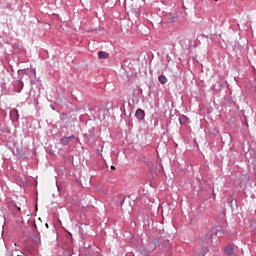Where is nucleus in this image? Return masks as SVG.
<instances>
[{
  "mask_svg": "<svg viewBox=\"0 0 256 256\" xmlns=\"http://www.w3.org/2000/svg\"><path fill=\"white\" fill-rule=\"evenodd\" d=\"M213 231L217 237H225V235H227V232H225V229L221 226H216L213 228Z\"/></svg>",
  "mask_w": 256,
  "mask_h": 256,
  "instance_id": "obj_4",
  "label": "nucleus"
},
{
  "mask_svg": "<svg viewBox=\"0 0 256 256\" xmlns=\"http://www.w3.org/2000/svg\"><path fill=\"white\" fill-rule=\"evenodd\" d=\"M12 51L14 55H23L25 53V48L23 47V42L16 41L12 44Z\"/></svg>",
  "mask_w": 256,
  "mask_h": 256,
  "instance_id": "obj_3",
  "label": "nucleus"
},
{
  "mask_svg": "<svg viewBox=\"0 0 256 256\" xmlns=\"http://www.w3.org/2000/svg\"><path fill=\"white\" fill-rule=\"evenodd\" d=\"M8 256H13V252H11L10 255H8Z\"/></svg>",
  "mask_w": 256,
  "mask_h": 256,
  "instance_id": "obj_22",
  "label": "nucleus"
},
{
  "mask_svg": "<svg viewBox=\"0 0 256 256\" xmlns=\"http://www.w3.org/2000/svg\"><path fill=\"white\" fill-rule=\"evenodd\" d=\"M85 145H92L95 143V127H91L88 133L83 135Z\"/></svg>",
  "mask_w": 256,
  "mask_h": 256,
  "instance_id": "obj_2",
  "label": "nucleus"
},
{
  "mask_svg": "<svg viewBox=\"0 0 256 256\" xmlns=\"http://www.w3.org/2000/svg\"><path fill=\"white\" fill-rule=\"evenodd\" d=\"M211 89L220 93V91H222V89H223V85H221V83L213 84L211 86Z\"/></svg>",
  "mask_w": 256,
  "mask_h": 256,
  "instance_id": "obj_10",
  "label": "nucleus"
},
{
  "mask_svg": "<svg viewBox=\"0 0 256 256\" xmlns=\"http://www.w3.org/2000/svg\"><path fill=\"white\" fill-rule=\"evenodd\" d=\"M98 59H109V53L103 51L98 52Z\"/></svg>",
  "mask_w": 256,
  "mask_h": 256,
  "instance_id": "obj_11",
  "label": "nucleus"
},
{
  "mask_svg": "<svg viewBox=\"0 0 256 256\" xmlns=\"http://www.w3.org/2000/svg\"><path fill=\"white\" fill-rule=\"evenodd\" d=\"M111 169H115V166H111Z\"/></svg>",
  "mask_w": 256,
  "mask_h": 256,
  "instance_id": "obj_23",
  "label": "nucleus"
},
{
  "mask_svg": "<svg viewBox=\"0 0 256 256\" xmlns=\"http://www.w3.org/2000/svg\"><path fill=\"white\" fill-rule=\"evenodd\" d=\"M137 121H143L145 119V110L138 108L135 112Z\"/></svg>",
  "mask_w": 256,
  "mask_h": 256,
  "instance_id": "obj_5",
  "label": "nucleus"
},
{
  "mask_svg": "<svg viewBox=\"0 0 256 256\" xmlns=\"http://www.w3.org/2000/svg\"><path fill=\"white\" fill-rule=\"evenodd\" d=\"M10 119L13 122L19 121V110L13 108L10 110Z\"/></svg>",
  "mask_w": 256,
  "mask_h": 256,
  "instance_id": "obj_6",
  "label": "nucleus"
},
{
  "mask_svg": "<svg viewBox=\"0 0 256 256\" xmlns=\"http://www.w3.org/2000/svg\"><path fill=\"white\" fill-rule=\"evenodd\" d=\"M89 249H91V246H88V251H89Z\"/></svg>",
  "mask_w": 256,
  "mask_h": 256,
  "instance_id": "obj_24",
  "label": "nucleus"
},
{
  "mask_svg": "<svg viewBox=\"0 0 256 256\" xmlns=\"http://www.w3.org/2000/svg\"><path fill=\"white\" fill-rule=\"evenodd\" d=\"M168 23H175V16H172L170 19H168Z\"/></svg>",
  "mask_w": 256,
  "mask_h": 256,
  "instance_id": "obj_14",
  "label": "nucleus"
},
{
  "mask_svg": "<svg viewBox=\"0 0 256 256\" xmlns=\"http://www.w3.org/2000/svg\"><path fill=\"white\" fill-rule=\"evenodd\" d=\"M135 13H136V17H139L141 15V10H137Z\"/></svg>",
  "mask_w": 256,
  "mask_h": 256,
  "instance_id": "obj_17",
  "label": "nucleus"
},
{
  "mask_svg": "<svg viewBox=\"0 0 256 256\" xmlns=\"http://www.w3.org/2000/svg\"><path fill=\"white\" fill-rule=\"evenodd\" d=\"M123 203H125V198H123L122 200H120V205H123Z\"/></svg>",
  "mask_w": 256,
  "mask_h": 256,
  "instance_id": "obj_19",
  "label": "nucleus"
},
{
  "mask_svg": "<svg viewBox=\"0 0 256 256\" xmlns=\"http://www.w3.org/2000/svg\"><path fill=\"white\" fill-rule=\"evenodd\" d=\"M254 157H255V159H256V150H255V152H254Z\"/></svg>",
  "mask_w": 256,
  "mask_h": 256,
  "instance_id": "obj_20",
  "label": "nucleus"
},
{
  "mask_svg": "<svg viewBox=\"0 0 256 256\" xmlns=\"http://www.w3.org/2000/svg\"><path fill=\"white\" fill-rule=\"evenodd\" d=\"M57 185V190L59 191V193H61V186H59V184H56Z\"/></svg>",
  "mask_w": 256,
  "mask_h": 256,
  "instance_id": "obj_18",
  "label": "nucleus"
},
{
  "mask_svg": "<svg viewBox=\"0 0 256 256\" xmlns=\"http://www.w3.org/2000/svg\"><path fill=\"white\" fill-rule=\"evenodd\" d=\"M60 143L61 145L65 146V145H69V140L67 138V136H64L60 139Z\"/></svg>",
  "mask_w": 256,
  "mask_h": 256,
  "instance_id": "obj_13",
  "label": "nucleus"
},
{
  "mask_svg": "<svg viewBox=\"0 0 256 256\" xmlns=\"http://www.w3.org/2000/svg\"><path fill=\"white\" fill-rule=\"evenodd\" d=\"M21 73H23V75H25V69L18 70L19 79L15 80L13 82V87H14V90L16 93H21V91L23 90V87H24L23 81H21V79H23V77H21Z\"/></svg>",
  "mask_w": 256,
  "mask_h": 256,
  "instance_id": "obj_1",
  "label": "nucleus"
},
{
  "mask_svg": "<svg viewBox=\"0 0 256 256\" xmlns=\"http://www.w3.org/2000/svg\"><path fill=\"white\" fill-rule=\"evenodd\" d=\"M13 155H17L18 157H20V159H25V152L19 148H16V152L15 150H12Z\"/></svg>",
  "mask_w": 256,
  "mask_h": 256,
  "instance_id": "obj_8",
  "label": "nucleus"
},
{
  "mask_svg": "<svg viewBox=\"0 0 256 256\" xmlns=\"http://www.w3.org/2000/svg\"><path fill=\"white\" fill-rule=\"evenodd\" d=\"M178 121L180 125H187V123H189V117L185 115H180V117L178 118Z\"/></svg>",
  "mask_w": 256,
  "mask_h": 256,
  "instance_id": "obj_9",
  "label": "nucleus"
},
{
  "mask_svg": "<svg viewBox=\"0 0 256 256\" xmlns=\"http://www.w3.org/2000/svg\"><path fill=\"white\" fill-rule=\"evenodd\" d=\"M97 155H103V148L100 150L99 149L97 150Z\"/></svg>",
  "mask_w": 256,
  "mask_h": 256,
  "instance_id": "obj_16",
  "label": "nucleus"
},
{
  "mask_svg": "<svg viewBox=\"0 0 256 256\" xmlns=\"http://www.w3.org/2000/svg\"><path fill=\"white\" fill-rule=\"evenodd\" d=\"M234 254H235V248H233V246L231 244L227 245L224 248V255L232 256Z\"/></svg>",
  "mask_w": 256,
  "mask_h": 256,
  "instance_id": "obj_7",
  "label": "nucleus"
},
{
  "mask_svg": "<svg viewBox=\"0 0 256 256\" xmlns=\"http://www.w3.org/2000/svg\"><path fill=\"white\" fill-rule=\"evenodd\" d=\"M158 81L161 83V85H165V83H167V77L162 74L158 77Z\"/></svg>",
  "mask_w": 256,
  "mask_h": 256,
  "instance_id": "obj_12",
  "label": "nucleus"
},
{
  "mask_svg": "<svg viewBox=\"0 0 256 256\" xmlns=\"http://www.w3.org/2000/svg\"><path fill=\"white\" fill-rule=\"evenodd\" d=\"M68 141H73V139H75V135H71L69 137H67Z\"/></svg>",
  "mask_w": 256,
  "mask_h": 256,
  "instance_id": "obj_15",
  "label": "nucleus"
},
{
  "mask_svg": "<svg viewBox=\"0 0 256 256\" xmlns=\"http://www.w3.org/2000/svg\"><path fill=\"white\" fill-rule=\"evenodd\" d=\"M37 72L35 70H33V74L35 75Z\"/></svg>",
  "mask_w": 256,
  "mask_h": 256,
  "instance_id": "obj_21",
  "label": "nucleus"
}]
</instances>
